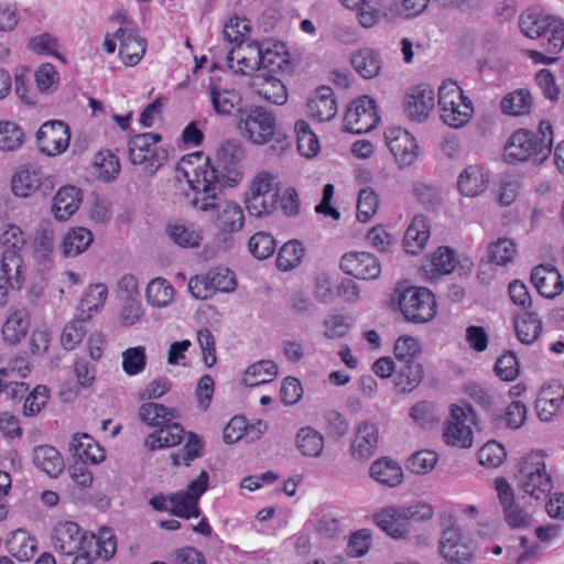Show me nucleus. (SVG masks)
<instances>
[{"label":"nucleus","instance_id":"nucleus-1","mask_svg":"<svg viewBox=\"0 0 564 564\" xmlns=\"http://www.w3.org/2000/svg\"><path fill=\"white\" fill-rule=\"evenodd\" d=\"M195 196L189 204L202 212H210L218 228L217 240L228 248L232 243V234L241 230L245 224L242 208L234 202H219L218 195L226 186H231L230 178L220 176L208 160L203 165L188 169L182 167Z\"/></svg>","mask_w":564,"mask_h":564},{"label":"nucleus","instance_id":"nucleus-2","mask_svg":"<svg viewBox=\"0 0 564 564\" xmlns=\"http://www.w3.org/2000/svg\"><path fill=\"white\" fill-rule=\"evenodd\" d=\"M552 144V124L542 120L536 132L524 129L513 132L506 145V155L511 160L540 164L550 156Z\"/></svg>","mask_w":564,"mask_h":564},{"label":"nucleus","instance_id":"nucleus-3","mask_svg":"<svg viewBox=\"0 0 564 564\" xmlns=\"http://www.w3.org/2000/svg\"><path fill=\"white\" fill-rule=\"evenodd\" d=\"M394 301L405 321L423 324L432 321L436 314L434 294L424 286H415L408 281L395 284Z\"/></svg>","mask_w":564,"mask_h":564},{"label":"nucleus","instance_id":"nucleus-4","mask_svg":"<svg viewBox=\"0 0 564 564\" xmlns=\"http://www.w3.org/2000/svg\"><path fill=\"white\" fill-rule=\"evenodd\" d=\"M545 455L532 452L522 457L518 464L514 480L519 489L530 497L545 499L553 488L551 475L546 471Z\"/></svg>","mask_w":564,"mask_h":564},{"label":"nucleus","instance_id":"nucleus-5","mask_svg":"<svg viewBox=\"0 0 564 564\" xmlns=\"http://www.w3.org/2000/svg\"><path fill=\"white\" fill-rule=\"evenodd\" d=\"M442 528L438 550L441 555L451 564L470 563L476 547L473 542L463 535L455 517L449 512L440 514Z\"/></svg>","mask_w":564,"mask_h":564},{"label":"nucleus","instance_id":"nucleus-6","mask_svg":"<svg viewBox=\"0 0 564 564\" xmlns=\"http://www.w3.org/2000/svg\"><path fill=\"white\" fill-rule=\"evenodd\" d=\"M162 137L159 133H140L129 141V159L132 164L141 165L143 172L152 176L165 164L169 158V149L158 147Z\"/></svg>","mask_w":564,"mask_h":564},{"label":"nucleus","instance_id":"nucleus-7","mask_svg":"<svg viewBox=\"0 0 564 564\" xmlns=\"http://www.w3.org/2000/svg\"><path fill=\"white\" fill-rule=\"evenodd\" d=\"M521 32L531 39L542 36L551 32L547 39L546 51L551 54L558 53L564 46V22L552 15L543 14L534 10H527L520 17Z\"/></svg>","mask_w":564,"mask_h":564},{"label":"nucleus","instance_id":"nucleus-8","mask_svg":"<svg viewBox=\"0 0 564 564\" xmlns=\"http://www.w3.org/2000/svg\"><path fill=\"white\" fill-rule=\"evenodd\" d=\"M438 106L444 123L453 128L466 124L473 115L471 101L463 95L453 82L444 83L438 89Z\"/></svg>","mask_w":564,"mask_h":564},{"label":"nucleus","instance_id":"nucleus-9","mask_svg":"<svg viewBox=\"0 0 564 564\" xmlns=\"http://www.w3.org/2000/svg\"><path fill=\"white\" fill-rule=\"evenodd\" d=\"M276 128L275 115L262 106H253L240 111L239 129L252 143L265 144L270 142Z\"/></svg>","mask_w":564,"mask_h":564},{"label":"nucleus","instance_id":"nucleus-10","mask_svg":"<svg viewBox=\"0 0 564 564\" xmlns=\"http://www.w3.org/2000/svg\"><path fill=\"white\" fill-rule=\"evenodd\" d=\"M54 188V181L43 173L35 164H24L18 167L11 180L12 193L22 198L40 194L47 196Z\"/></svg>","mask_w":564,"mask_h":564},{"label":"nucleus","instance_id":"nucleus-11","mask_svg":"<svg viewBox=\"0 0 564 564\" xmlns=\"http://www.w3.org/2000/svg\"><path fill=\"white\" fill-rule=\"evenodd\" d=\"M433 516V507L423 501L408 507L390 506V538L405 539L410 533V521H426Z\"/></svg>","mask_w":564,"mask_h":564},{"label":"nucleus","instance_id":"nucleus-12","mask_svg":"<svg viewBox=\"0 0 564 564\" xmlns=\"http://www.w3.org/2000/svg\"><path fill=\"white\" fill-rule=\"evenodd\" d=\"M378 121L375 100L362 96L354 100L347 108L344 129L355 134L367 133L376 128Z\"/></svg>","mask_w":564,"mask_h":564},{"label":"nucleus","instance_id":"nucleus-13","mask_svg":"<svg viewBox=\"0 0 564 564\" xmlns=\"http://www.w3.org/2000/svg\"><path fill=\"white\" fill-rule=\"evenodd\" d=\"M265 43L258 41H240L227 55L230 69L236 74L253 76L261 66V57Z\"/></svg>","mask_w":564,"mask_h":564},{"label":"nucleus","instance_id":"nucleus-14","mask_svg":"<svg viewBox=\"0 0 564 564\" xmlns=\"http://www.w3.org/2000/svg\"><path fill=\"white\" fill-rule=\"evenodd\" d=\"M495 488L502 507L503 518L511 529H525L532 523V514L514 499L513 490L503 477L495 480Z\"/></svg>","mask_w":564,"mask_h":564},{"label":"nucleus","instance_id":"nucleus-15","mask_svg":"<svg viewBox=\"0 0 564 564\" xmlns=\"http://www.w3.org/2000/svg\"><path fill=\"white\" fill-rule=\"evenodd\" d=\"M69 140V128L61 120L43 123L36 133L40 151L48 156L63 153L68 148Z\"/></svg>","mask_w":564,"mask_h":564},{"label":"nucleus","instance_id":"nucleus-16","mask_svg":"<svg viewBox=\"0 0 564 564\" xmlns=\"http://www.w3.org/2000/svg\"><path fill=\"white\" fill-rule=\"evenodd\" d=\"M468 414H473L469 405H453L451 420L444 430L443 437L446 444L459 448H469L473 445V431L465 424Z\"/></svg>","mask_w":564,"mask_h":564},{"label":"nucleus","instance_id":"nucleus-17","mask_svg":"<svg viewBox=\"0 0 564 564\" xmlns=\"http://www.w3.org/2000/svg\"><path fill=\"white\" fill-rule=\"evenodd\" d=\"M243 158L245 150L240 142L237 140H227L221 143L216 151L217 166L212 164L209 158H204V161L208 160L209 164L218 171L220 176L230 178L229 183L232 186L237 182L238 173H236L230 166L242 161ZM186 163L188 167H191L188 171L192 172L193 167L203 165L205 162L194 165V163L188 160Z\"/></svg>","mask_w":564,"mask_h":564},{"label":"nucleus","instance_id":"nucleus-18","mask_svg":"<svg viewBox=\"0 0 564 564\" xmlns=\"http://www.w3.org/2000/svg\"><path fill=\"white\" fill-rule=\"evenodd\" d=\"M340 269L361 280L377 279L381 268L377 258L369 252H347L340 259Z\"/></svg>","mask_w":564,"mask_h":564},{"label":"nucleus","instance_id":"nucleus-19","mask_svg":"<svg viewBox=\"0 0 564 564\" xmlns=\"http://www.w3.org/2000/svg\"><path fill=\"white\" fill-rule=\"evenodd\" d=\"M390 153L400 169L411 166L419 156L414 137L401 127L390 128Z\"/></svg>","mask_w":564,"mask_h":564},{"label":"nucleus","instance_id":"nucleus-20","mask_svg":"<svg viewBox=\"0 0 564 564\" xmlns=\"http://www.w3.org/2000/svg\"><path fill=\"white\" fill-rule=\"evenodd\" d=\"M434 90L426 85L413 87L404 98V111L414 121L425 120L434 109Z\"/></svg>","mask_w":564,"mask_h":564},{"label":"nucleus","instance_id":"nucleus-21","mask_svg":"<svg viewBox=\"0 0 564 564\" xmlns=\"http://www.w3.org/2000/svg\"><path fill=\"white\" fill-rule=\"evenodd\" d=\"M423 368L417 361L393 362L390 360V379L399 393L411 392L421 382Z\"/></svg>","mask_w":564,"mask_h":564},{"label":"nucleus","instance_id":"nucleus-22","mask_svg":"<svg viewBox=\"0 0 564 564\" xmlns=\"http://www.w3.org/2000/svg\"><path fill=\"white\" fill-rule=\"evenodd\" d=\"M25 246V237L20 227L15 225H8L0 232V247L3 249L1 253L0 261L3 263H9V258H14L17 263L13 267V270L19 273H24V267L22 264V259L20 256V251Z\"/></svg>","mask_w":564,"mask_h":564},{"label":"nucleus","instance_id":"nucleus-23","mask_svg":"<svg viewBox=\"0 0 564 564\" xmlns=\"http://www.w3.org/2000/svg\"><path fill=\"white\" fill-rule=\"evenodd\" d=\"M564 401V386L553 381L543 387L535 400L534 406L538 417L543 422H550L558 411Z\"/></svg>","mask_w":564,"mask_h":564},{"label":"nucleus","instance_id":"nucleus-24","mask_svg":"<svg viewBox=\"0 0 564 564\" xmlns=\"http://www.w3.org/2000/svg\"><path fill=\"white\" fill-rule=\"evenodd\" d=\"M531 282L534 284L540 295L553 299L558 295L564 283L557 269L552 264H539L531 272Z\"/></svg>","mask_w":564,"mask_h":564},{"label":"nucleus","instance_id":"nucleus-25","mask_svg":"<svg viewBox=\"0 0 564 564\" xmlns=\"http://www.w3.org/2000/svg\"><path fill=\"white\" fill-rule=\"evenodd\" d=\"M307 109L312 118L319 122L334 119L338 112L334 91L329 86L318 87L307 101Z\"/></svg>","mask_w":564,"mask_h":564},{"label":"nucleus","instance_id":"nucleus-26","mask_svg":"<svg viewBox=\"0 0 564 564\" xmlns=\"http://www.w3.org/2000/svg\"><path fill=\"white\" fill-rule=\"evenodd\" d=\"M249 85L260 97L274 105H284L288 100L284 84L274 75L257 73L251 77Z\"/></svg>","mask_w":564,"mask_h":564},{"label":"nucleus","instance_id":"nucleus-27","mask_svg":"<svg viewBox=\"0 0 564 564\" xmlns=\"http://www.w3.org/2000/svg\"><path fill=\"white\" fill-rule=\"evenodd\" d=\"M113 36L120 41L119 54L123 63L131 66L138 64L145 53L147 41L132 29L120 28Z\"/></svg>","mask_w":564,"mask_h":564},{"label":"nucleus","instance_id":"nucleus-28","mask_svg":"<svg viewBox=\"0 0 564 564\" xmlns=\"http://www.w3.org/2000/svg\"><path fill=\"white\" fill-rule=\"evenodd\" d=\"M291 69L292 64L284 45L265 42L258 73L276 76L278 74L291 73Z\"/></svg>","mask_w":564,"mask_h":564},{"label":"nucleus","instance_id":"nucleus-29","mask_svg":"<svg viewBox=\"0 0 564 564\" xmlns=\"http://www.w3.org/2000/svg\"><path fill=\"white\" fill-rule=\"evenodd\" d=\"M82 533L79 525L73 521L58 522L53 530L52 542L56 551L72 555L80 546Z\"/></svg>","mask_w":564,"mask_h":564},{"label":"nucleus","instance_id":"nucleus-30","mask_svg":"<svg viewBox=\"0 0 564 564\" xmlns=\"http://www.w3.org/2000/svg\"><path fill=\"white\" fill-rule=\"evenodd\" d=\"M378 443V431L375 425L362 422L358 425L350 451L354 458L358 460L369 459L376 452Z\"/></svg>","mask_w":564,"mask_h":564},{"label":"nucleus","instance_id":"nucleus-31","mask_svg":"<svg viewBox=\"0 0 564 564\" xmlns=\"http://www.w3.org/2000/svg\"><path fill=\"white\" fill-rule=\"evenodd\" d=\"M430 238V224L425 216L416 215L406 228L403 237V248L409 254L416 256L423 251Z\"/></svg>","mask_w":564,"mask_h":564},{"label":"nucleus","instance_id":"nucleus-32","mask_svg":"<svg viewBox=\"0 0 564 564\" xmlns=\"http://www.w3.org/2000/svg\"><path fill=\"white\" fill-rule=\"evenodd\" d=\"M208 481L207 471L202 470L198 477L188 484L185 491L176 492V498L181 500L182 510L186 511L188 519L199 517L198 499L207 490Z\"/></svg>","mask_w":564,"mask_h":564},{"label":"nucleus","instance_id":"nucleus-33","mask_svg":"<svg viewBox=\"0 0 564 564\" xmlns=\"http://www.w3.org/2000/svg\"><path fill=\"white\" fill-rule=\"evenodd\" d=\"M489 184L488 173L478 165L467 166L459 175L457 187L467 197H476L482 194Z\"/></svg>","mask_w":564,"mask_h":564},{"label":"nucleus","instance_id":"nucleus-34","mask_svg":"<svg viewBox=\"0 0 564 564\" xmlns=\"http://www.w3.org/2000/svg\"><path fill=\"white\" fill-rule=\"evenodd\" d=\"M458 261L453 249L448 247L437 248L422 269L429 279H436L440 275L449 274L457 265Z\"/></svg>","mask_w":564,"mask_h":564},{"label":"nucleus","instance_id":"nucleus-35","mask_svg":"<svg viewBox=\"0 0 564 564\" xmlns=\"http://www.w3.org/2000/svg\"><path fill=\"white\" fill-rule=\"evenodd\" d=\"M209 98L217 115H231L234 109L241 110V95L236 89L223 88L219 85H209Z\"/></svg>","mask_w":564,"mask_h":564},{"label":"nucleus","instance_id":"nucleus-36","mask_svg":"<svg viewBox=\"0 0 564 564\" xmlns=\"http://www.w3.org/2000/svg\"><path fill=\"white\" fill-rule=\"evenodd\" d=\"M80 191L72 185L61 187L54 196L52 212L59 221L67 220L79 207Z\"/></svg>","mask_w":564,"mask_h":564},{"label":"nucleus","instance_id":"nucleus-37","mask_svg":"<svg viewBox=\"0 0 564 564\" xmlns=\"http://www.w3.org/2000/svg\"><path fill=\"white\" fill-rule=\"evenodd\" d=\"M33 463L52 478L58 477L65 467L59 452L50 445H41L34 448Z\"/></svg>","mask_w":564,"mask_h":564},{"label":"nucleus","instance_id":"nucleus-38","mask_svg":"<svg viewBox=\"0 0 564 564\" xmlns=\"http://www.w3.org/2000/svg\"><path fill=\"white\" fill-rule=\"evenodd\" d=\"M69 452L84 464H97L105 458L104 451L85 433L73 436L69 443Z\"/></svg>","mask_w":564,"mask_h":564},{"label":"nucleus","instance_id":"nucleus-39","mask_svg":"<svg viewBox=\"0 0 564 564\" xmlns=\"http://www.w3.org/2000/svg\"><path fill=\"white\" fill-rule=\"evenodd\" d=\"M184 430L178 423L169 422L161 426L159 431L151 434L145 445L151 449L173 447L182 442Z\"/></svg>","mask_w":564,"mask_h":564},{"label":"nucleus","instance_id":"nucleus-40","mask_svg":"<svg viewBox=\"0 0 564 564\" xmlns=\"http://www.w3.org/2000/svg\"><path fill=\"white\" fill-rule=\"evenodd\" d=\"M518 339L524 345H531L538 340L543 330L542 321L533 312L518 315L514 321Z\"/></svg>","mask_w":564,"mask_h":564},{"label":"nucleus","instance_id":"nucleus-41","mask_svg":"<svg viewBox=\"0 0 564 564\" xmlns=\"http://www.w3.org/2000/svg\"><path fill=\"white\" fill-rule=\"evenodd\" d=\"M165 231L169 238L182 248H197L202 241L199 230L192 224H169Z\"/></svg>","mask_w":564,"mask_h":564},{"label":"nucleus","instance_id":"nucleus-42","mask_svg":"<svg viewBox=\"0 0 564 564\" xmlns=\"http://www.w3.org/2000/svg\"><path fill=\"white\" fill-rule=\"evenodd\" d=\"M296 446L307 457H319L324 449V436L311 426L301 427L296 434Z\"/></svg>","mask_w":564,"mask_h":564},{"label":"nucleus","instance_id":"nucleus-43","mask_svg":"<svg viewBox=\"0 0 564 564\" xmlns=\"http://www.w3.org/2000/svg\"><path fill=\"white\" fill-rule=\"evenodd\" d=\"M278 376V366L272 360H260L247 368L243 375V383L256 387L270 382Z\"/></svg>","mask_w":564,"mask_h":564},{"label":"nucleus","instance_id":"nucleus-44","mask_svg":"<svg viewBox=\"0 0 564 564\" xmlns=\"http://www.w3.org/2000/svg\"><path fill=\"white\" fill-rule=\"evenodd\" d=\"M93 242V234L83 227L68 231L62 242L65 257H76L84 252Z\"/></svg>","mask_w":564,"mask_h":564},{"label":"nucleus","instance_id":"nucleus-45","mask_svg":"<svg viewBox=\"0 0 564 564\" xmlns=\"http://www.w3.org/2000/svg\"><path fill=\"white\" fill-rule=\"evenodd\" d=\"M139 416L142 422L153 427H161L165 423L172 422L175 417V411L167 409L159 403H144L140 406Z\"/></svg>","mask_w":564,"mask_h":564},{"label":"nucleus","instance_id":"nucleus-46","mask_svg":"<svg viewBox=\"0 0 564 564\" xmlns=\"http://www.w3.org/2000/svg\"><path fill=\"white\" fill-rule=\"evenodd\" d=\"M145 296L150 305L165 307L173 301L174 289L167 280L156 278L148 284Z\"/></svg>","mask_w":564,"mask_h":564},{"label":"nucleus","instance_id":"nucleus-47","mask_svg":"<svg viewBox=\"0 0 564 564\" xmlns=\"http://www.w3.org/2000/svg\"><path fill=\"white\" fill-rule=\"evenodd\" d=\"M30 326L28 314L23 311L12 313L2 327L3 338L10 344H18L25 337Z\"/></svg>","mask_w":564,"mask_h":564},{"label":"nucleus","instance_id":"nucleus-48","mask_svg":"<svg viewBox=\"0 0 564 564\" xmlns=\"http://www.w3.org/2000/svg\"><path fill=\"white\" fill-rule=\"evenodd\" d=\"M532 106V96L525 89L514 90L505 96L500 102L501 111L510 116H522L529 112Z\"/></svg>","mask_w":564,"mask_h":564},{"label":"nucleus","instance_id":"nucleus-49","mask_svg":"<svg viewBox=\"0 0 564 564\" xmlns=\"http://www.w3.org/2000/svg\"><path fill=\"white\" fill-rule=\"evenodd\" d=\"M351 64L356 72L364 78H372L381 68L379 55L372 50H361L351 57Z\"/></svg>","mask_w":564,"mask_h":564},{"label":"nucleus","instance_id":"nucleus-50","mask_svg":"<svg viewBox=\"0 0 564 564\" xmlns=\"http://www.w3.org/2000/svg\"><path fill=\"white\" fill-rule=\"evenodd\" d=\"M297 134V149L300 153L307 158H314L319 151V142L316 134L311 130L310 124L304 120H299L294 126Z\"/></svg>","mask_w":564,"mask_h":564},{"label":"nucleus","instance_id":"nucleus-51","mask_svg":"<svg viewBox=\"0 0 564 564\" xmlns=\"http://www.w3.org/2000/svg\"><path fill=\"white\" fill-rule=\"evenodd\" d=\"M304 248L297 241L285 242L278 252L276 267L289 271L297 267L304 256Z\"/></svg>","mask_w":564,"mask_h":564},{"label":"nucleus","instance_id":"nucleus-52","mask_svg":"<svg viewBox=\"0 0 564 564\" xmlns=\"http://www.w3.org/2000/svg\"><path fill=\"white\" fill-rule=\"evenodd\" d=\"M9 263L0 261V303L4 302L9 288L20 289L24 281V273H19L13 270L17 260L9 258Z\"/></svg>","mask_w":564,"mask_h":564},{"label":"nucleus","instance_id":"nucleus-53","mask_svg":"<svg viewBox=\"0 0 564 564\" xmlns=\"http://www.w3.org/2000/svg\"><path fill=\"white\" fill-rule=\"evenodd\" d=\"M24 140L21 128L12 121H0V150L14 151Z\"/></svg>","mask_w":564,"mask_h":564},{"label":"nucleus","instance_id":"nucleus-54","mask_svg":"<svg viewBox=\"0 0 564 564\" xmlns=\"http://www.w3.org/2000/svg\"><path fill=\"white\" fill-rule=\"evenodd\" d=\"M147 366V354L143 346L130 347L122 352V369L128 376L141 373Z\"/></svg>","mask_w":564,"mask_h":564},{"label":"nucleus","instance_id":"nucleus-55","mask_svg":"<svg viewBox=\"0 0 564 564\" xmlns=\"http://www.w3.org/2000/svg\"><path fill=\"white\" fill-rule=\"evenodd\" d=\"M7 545L10 553L20 560H29L35 551L33 541L29 539L26 532L17 530L7 539Z\"/></svg>","mask_w":564,"mask_h":564},{"label":"nucleus","instance_id":"nucleus-56","mask_svg":"<svg viewBox=\"0 0 564 564\" xmlns=\"http://www.w3.org/2000/svg\"><path fill=\"white\" fill-rule=\"evenodd\" d=\"M94 165L97 177L104 182L113 181L120 172L119 161L117 156L111 153H98L95 158Z\"/></svg>","mask_w":564,"mask_h":564},{"label":"nucleus","instance_id":"nucleus-57","mask_svg":"<svg viewBox=\"0 0 564 564\" xmlns=\"http://www.w3.org/2000/svg\"><path fill=\"white\" fill-rule=\"evenodd\" d=\"M248 248L254 258L264 260L274 253L276 243L270 234L260 231L249 239Z\"/></svg>","mask_w":564,"mask_h":564},{"label":"nucleus","instance_id":"nucleus-58","mask_svg":"<svg viewBox=\"0 0 564 564\" xmlns=\"http://www.w3.org/2000/svg\"><path fill=\"white\" fill-rule=\"evenodd\" d=\"M278 207V194L249 195L247 198V209L250 215L261 217L272 214Z\"/></svg>","mask_w":564,"mask_h":564},{"label":"nucleus","instance_id":"nucleus-59","mask_svg":"<svg viewBox=\"0 0 564 564\" xmlns=\"http://www.w3.org/2000/svg\"><path fill=\"white\" fill-rule=\"evenodd\" d=\"M506 457V448L496 441H488L478 452L479 463L489 468L499 467Z\"/></svg>","mask_w":564,"mask_h":564},{"label":"nucleus","instance_id":"nucleus-60","mask_svg":"<svg viewBox=\"0 0 564 564\" xmlns=\"http://www.w3.org/2000/svg\"><path fill=\"white\" fill-rule=\"evenodd\" d=\"M85 319H74L67 323L61 335V344L66 350L75 349L85 337L87 330Z\"/></svg>","mask_w":564,"mask_h":564},{"label":"nucleus","instance_id":"nucleus-61","mask_svg":"<svg viewBox=\"0 0 564 564\" xmlns=\"http://www.w3.org/2000/svg\"><path fill=\"white\" fill-rule=\"evenodd\" d=\"M203 442L194 433L188 434V438L184 447L176 454H172L173 464L178 466L183 463L189 466L191 462L203 455Z\"/></svg>","mask_w":564,"mask_h":564},{"label":"nucleus","instance_id":"nucleus-62","mask_svg":"<svg viewBox=\"0 0 564 564\" xmlns=\"http://www.w3.org/2000/svg\"><path fill=\"white\" fill-rule=\"evenodd\" d=\"M149 505L159 512H170L174 516L188 519V514L185 510H182L181 500L176 498V492L170 496L159 494L153 496Z\"/></svg>","mask_w":564,"mask_h":564},{"label":"nucleus","instance_id":"nucleus-63","mask_svg":"<svg viewBox=\"0 0 564 564\" xmlns=\"http://www.w3.org/2000/svg\"><path fill=\"white\" fill-rule=\"evenodd\" d=\"M436 463V453L432 451H420L411 455L408 459L406 468L416 475H425L435 467Z\"/></svg>","mask_w":564,"mask_h":564},{"label":"nucleus","instance_id":"nucleus-64","mask_svg":"<svg viewBox=\"0 0 564 564\" xmlns=\"http://www.w3.org/2000/svg\"><path fill=\"white\" fill-rule=\"evenodd\" d=\"M490 260L499 265L511 262L516 256V245L508 238H500L489 248Z\"/></svg>","mask_w":564,"mask_h":564}]
</instances>
